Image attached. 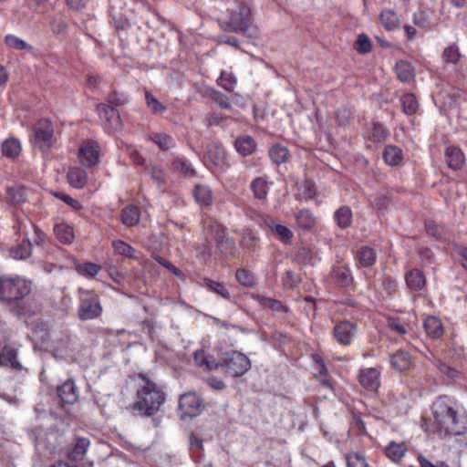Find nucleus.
Here are the masks:
<instances>
[{
    "mask_svg": "<svg viewBox=\"0 0 467 467\" xmlns=\"http://www.w3.org/2000/svg\"><path fill=\"white\" fill-rule=\"evenodd\" d=\"M30 292L31 282L19 275L0 277V301L8 305L15 303L16 308L13 311L16 316L31 317L37 312L36 303L25 306L24 299Z\"/></svg>",
    "mask_w": 467,
    "mask_h": 467,
    "instance_id": "nucleus-1",
    "label": "nucleus"
},
{
    "mask_svg": "<svg viewBox=\"0 0 467 467\" xmlns=\"http://www.w3.org/2000/svg\"><path fill=\"white\" fill-rule=\"evenodd\" d=\"M137 379V389L132 409L140 415L153 416L166 400L163 389L141 373L138 375Z\"/></svg>",
    "mask_w": 467,
    "mask_h": 467,
    "instance_id": "nucleus-2",
    "label": "nucleus"
},
{
    "mask_svg": "<svg viewBox=\"0 0 467 467\" xmlns=\"http://www.w3.org/2000/svg\"><path fill=\"white\" fill-rule=\"evenodd\" d=\"M432 414L441 436H459L467 431V419L457 413L448 397H440L433 402Z\"/></svg>",
    "mask_w": 467,
    "mask_h": 467,
    "instance_id": "nucleus-3",
    "label": "nucleus"
},
{
    "mask_svg": "<svg viewBox=\"0 0 467 467\" xmlns=\"http://www.w3.org/2000/svg\"><path fill=\"white\" fill-rule=\"evenodd\" d=\"M228 1L234 2L236 6L231 9L227 18L219 19L221 28L227 32L241 33L249 38H257L259 30L253 25L249 6L244 3H238L237 0Z\"/></svg>",
    "mask_w": 467,
    "mask_h": 467,
    "instance_id": "nucleus-4",
    "label": "nucleus"
},
{
    "mask_svg": "<svg viewBox=\"0 0 467 467\" xmlns=\"http://www.w3.org/2000/svg\"><path fill=\"white\" fill-rule=\"evenodd\" d=\"M78 317L81 321L93 320L99 317L103 312L100 298L92 290L78 289Z\"/></svg>",
    "mask_w": 467,
    "mask_h": 467,
    "instance_id": "nucleus-5",
    "label": "nucleus"
},
{
    "mask_svg": "<svg viewBox=\"0 0 467 467\" xmlns=\"http://www.w3.org/2000/svg\"><path fill=\"white\" fill-rule=\"evenodd\" d=\"M251 368L249 358L243 353L236 351L227 353L222 363H216L215 368L222 369L232 377L244 375Z\"/></svg>",
    "mask_w": 467,
    "mask_h": 467,
    "instance_id": "nucleus-6",
    "label": "nucleus"
},
{
    "mask_svg": "<svg viewBox=\"0 0 467 467\" xmlns=\"http://www.w3.org/2000/svg\"><path fill=\"white\" fill-rule=\"evenodd\" d=\"M33 141L43 151L51 148L54 143V127L49 120L43 119L37 122Z\"/></svg>",
    "mask_w": 467,
    "mask_h": 467,
    "instance_id": "nucleus-7",
    "label": "nucleus"
},
{
    "mask_svg": "<svg viewBox=\"0 0 467 467\" xmlns=\"http://www.w3.org/2000/svg\"><path fill=\"white\" fill-rule=\"evenodd\" d=\"M207 158L218 172H225L230 168L226 151L218 142L207 145Z\"/></svg>",
    "mask_w": 467,
    "mask_h": 467,
    "instance_id": "nucleus-8",
    "label": "nucleus"
},
{
    "mask_svg": "<svg viewBox=\"0 0 467 467\" xmlns=\"http://www.w3.org/2000/svg\"><path fill=\"white\" fill-rule=\"evenodd\" d=\"M179 408L185 416L195 417L202 409V402L195 393H184L180 396Z\"/></svg>",
    "mask_w": 467,
    "mask_h": 467,
    "instance_id": "nucleus-9",
    "label": "nucleus"
},
{
    "mask_svg": "<svg viewBox=\"0 0 467 467\" xmlns=\"http://www.w3.org/2000/svg\"><path fill=\"white\" fill-rule=\"evenodd\" d=\"M357 333L356 325L349 321H341L336 324L333 335L341 345H349Z\"/></svg>",
    "mask_w": 467,
    "mask_h": 467,
    "instance_id": "nucleus-10",
    "label": "nucleus"
},
{
    "mask_svg": "<svg viewBox=\"0 0 467 467\" xmlns=\"http://www.w3.org/2000/svg\"><path fill=\"white\" fill-rule=\"evenodd\" d=\"M97 110L99 118L104 120L110 129L118 130L121 128L122 125L119 114L114 107L102 103L98 105Z\"/></svg>",
    "mask_w": 467,
    "mask_h": 467,
    "instance_id": "nucleus-11",
    "label": "nucleus"
},
{
    "mask_svg": "<svg viewBox=\"0 0 467 467\" xmlns=\"http://www.w3.org/2000/svg\"><path fill=\"white\" fill-rule=\"evenodd\" d=\"M57 392L59 399L67 404H74L78 400V389L72 379L59 385Z\"/></svg>",
    "mask_w": 467,
    "mask_h": 467,
    "instance_id": "nucleus-12",
    "label": "nucleus"
},
{
    "mask_svg": "<svg viewBox=\"0 0 467 467\" xmlns=\"http://www.w3.org/2000/svg\"><path fill=\"white\" fill-rule=\"evenodd\" d=\"M405 282L410 291H420L426 285V277L421 270L413 268L406 272Z\"/></svg>",
    "mask_w": 467,
    "mask_h": 467,
    "instance_id": "nucleus-13",
    "label": "nucleus"
},
{
    "mask_svg": "<svg viewBox=\"0 0 467 467\" xmlns=\"http://www.w3.org/2000/svg\"><path fill=\"white\" fill-rule=\"evenodd\" d=\"M358 380L368 390H376L379 387V372L372 368H364L359 373Z\"/></svg>",
    "mask_w": 467,
    "mask_h": 467,
    "instance_id": "nucleus-14",
    "label": "nucleus"
},
{
    "mask_svg": "<svg viewBox=\"0 0 467 467\" xmlns=\"http://www.w3.org/2000/svg\"><path fill=\"white\" fill-rule=\"evenodd\" d=\"M0 364L10 367L15 370H21L23 368L22 364L17 359V350L9 345H5L0 351Z\"/></svg>",
    "mask_w": 467,
    "mask_h": 467,
    "instance_id": "nucleus-15",
    "label": "nucleus"
},
{
    "mask_svg": "<svg viewBox=\"0 0 467 467\" xmlns=\"http://www.w3.org/2000/svg\"><path fill=\"white\" fill-rule=\"evenodd\" d=\"M445 159L448 166L454 170H460L465 163V157L459 147L449 146L445 150Z\"/></svg>",
    "mask_w": 467,
    "mask_h": 467,
    "instance_id": "nucleus-16",
    "label": "nucleus"
},
{
    "mask_svg": "<svg viewBox=\"0 0 467 467\" xmlns=\"http://www.w3.org/2000/svg\"><path fill=\"white\" fill-rule=\"evenodd\" d=\"M80 162L85 166H94L99 162V151L97 146L91 143L85 144L78 150Z\"/></svg>",
    "mask_w": 467,
    "mask_h": 467,
    "instance_id": "nucleus-17",
    "label": "nucleus"
},
{
    "mask_svg": "<svg viewBox=\"0 0 467 467\" xmlns=\"http://www.w3.org/2000/svg\"><path fill=\"white\" fill-rule=\"evenodd\" d=\"M33 244L28 237L9 249V256L16 260H26L32 254Z\"/></svg>",
    "mask_w": 467,
    "mask_h": 467,
    "instance_id": "nucleus-18",
    "label": "nucleus"
},
{
    "mask_svg": "<svg viewBox=\"0 0 467 467\" xmlns=\"http://www.w3.org/2000/svg\"><path fill=\"white\" fill-rule=\"evenodd\" d=\"M90 445L88 438H77L72 449L68 451V458L73 461H82Z\"/></svg>",
    "mask_w": 467,
    "mask_h": 467,
    "instance_id": "nucleus-19",
    "label": "nucleus"
},
{
    "mask_svg": "<svg viewBox=\"0 0 467 467\" xmlns=\"http://www.w3.org/2000/svg\"><path fill=\"white\" fill-rule=\"evenodd\" d=\"M390 365L398 371H404L410 368L411 365V357L409 353L399 350L390 356Z\"/></svg>",
    "mask_w": 467,
    "mask_h": 467,
    "instance_id": "nucleus-20",
    "label": "nucleus"
},
{
    "mask_svg": "<svg viewBox=\"0 0 467 467\" xmlns=\"http://www.w3.org/2000/svg\"><path fill=\"white\" fill-rule=\"evenodd\" d=\"M377 259L376 252L368 246L361 247L356 255L358 267H371Z\"/></svg>",
    "mask_w": 467,
    "mask_h": 467,
    "instance_id": "nucleus-21",
    "label": "nucleus"
},
{
    "mask_svg": "<svg viewBox=\"0 0 467 467\" xmlns=\"http://www.w3.org/2000/svg\"><path fill=\"white\" fill-rule=\"evenodd\" d=\"M423 327L431 338H439L443 334L441 321L435 317H427L424 319Z\"/></svg>",
    "mask_w": 467,
    "mask_h": 467,
    "instance_id": "nucleus-22",
    "label": "nucleus"
},
{
    "mask_svg": "<svg viewBox=\"0 0 467 467\" xmlns=\"http://www.w3.org/2000/svg\"><path fill=\"white\" fill-rule=\"evenodd\" d=\"M122 223L127 227H133L140 223V211L136 206L128 205L120 213Z\"/></svg>",
    "mask_w": 467,
    "mask_h": 467,
    "instance_id": "nucleus-23",
    "label": "nucleus"
},
{
    "mask_svg": "<svg viewBox=\"0 0 467 467\" xmlns=\"http://www.w3.org/2000/svg\"><path fill=\"white\" fill-rule=\"evenodd\" d=\"M395 71L398 78L402 82H410L415 76L412 65L403 60L396 63Z\"/></svg>",
    "mask_w": 467,
    "mask_h": 467,
    "instance_id": "nucleus-24",
    "label": "nucleus"
},
{
    "mask_svg": "<svg viewBox=\"0 0 467 467\" xmlns=\"http://www.w3.org/2000/svg\"><path fill=\"white\" fill-rule=\"evenodd\" d=\"M67 180L74 188H83L87 183V172L78 167L71 168L67 172Z\"/></svg>",
    "mask_w": 467,
    "mask_h": 467,
    "instance_id": "nucleus-25",
    "label": "nucleus"
},
{
    "mask_svg": "<svg viewBox=\"0 0 467 467\" xmlns=\"http://www.w3.org/2000/svg\"><path fill=\"white\" fill-rule=\"evenodd\" d=\"M234 146L241 155L248 156L254 152L256 144L252 137L242 136L236 139Z\"/></svg>",
    "mask_w": 467,
    "mask_h": 467,
    "instance_id": "nucleus-26",
    "label": "nucleus"
},
{
    "mask_svg": "<svg viewBox=\"0 0 467 467\" xmlns=\"http://www.w3.org/2000/svg\"><path fill=\"white\" fill-rule=\"evenodd\" d=\"M402 158V150L399 147L394 145L386 146L383 151V159L388 165H398L401 162Z\"/></svg>",
    "mask_w": 467,
    "mask_h": 467,
    "instance_id": "nucleus-27",
    "label": "nucleus"
},
{
    "mask_svg": "<svg viewBox=\"0 0 467 467\" xmlns=\"http://www.w3.org/2000/svg\"><path fill=\"white\" fill-rule=\"evenodd\" d=\"M215 242H216L217 248L223 254H232L235 248V244H234V239L227 236L225 230H222V232H220L216 235Z\"/></svg>",
    "mask_w": 467,
    "mask_h": 467,
    "instance_id": "nucleus-28",
    "label": "nucleus"
},
{
    "mask_svg": "<svg viewBox=\"0 0 467 467\" xmlns=\"http://www.w3.org/2000/svg\"><path fill=\"white\" fill-rule=\"evenodd\" d=\"M250 188L254 193V196L258 200H265L269 192L268 183L263 177H257L253 180Z\"/></svg>",
    "mask_w": 467,
    "mask_h": 467,
    "instance_id": "nucleus-29",
    "label": "nucleus"
},
{
    "mask_svg": "<svg viewBox=\"0 0 467 467\" xmlns=\"http://www.w3.org/2000/svg\"><path fill=\"white\" fill-rule=\"evenodd\" d=\"M54 233L57 240L63 244H71L74 239V233L71 226L67 223H57L54 227Z\"/></svg>",
    "mask_w": 467,
    "mask_h": 467,
    "instance_id": "nucleus-30",
    "label": "nucleus"
},
{
    "mask_svg": "<svg viewBox=\"0 0 467 467\" xmlns=\"http://www.w3.org/2000/svg\"><path fill=\"white\" fill-rule=\"evenodd\" d=\"M70 351V337L68 335L54 341L53 353L56 358L63 359L69 355Z\"/></svg>",
    "mask_w": 467,
    "mask_h": 467,
    "instance_id": "nucleus-31",
    "label": "nucleus"
},
{
    "mask_svg": "<svg viewBox=\"0 0 467 467\" xmlns=\"http://www.w3.org/2000/svg\"><path fill=\"white\" fill-rule=\"evenodd\" d=\"M382 26L387 30H394L399 27L400 19L397 14L391 9H384L379 16Z\"/></svg>",
    "mask_w": 467,
    "mask_h": 467,
    "instance_id": "nucleus-32",
    "label": "nucleus"
},
{
    "mask_svg": "<svg viewBox=\"0 0 467 467\" xmlns=\"http://www.w3.org/2000/svg\"><path fill=\"white\" fill-rule=\"evenodd\" d=\"M149 140L158 145L162 150H167L172 148L175 144L174 140L166 133H152L150 135Z\"/></svg>",
    "mask_w": 467,
    "mask_h": 467,
    "instance_id": "nucleus-33",
    "label": "nucleus"
},
{
    "mask_svg": "<svg viewBox=\"0 0 467 467\" xmlns=\"http://www.w3.org/2000/svg\"><path fill=\"white\" fill-rule=\"evenodd\" d=\"M385 451L388 458H389L392 462H397L405 455L407 448L404 443H396L391 441L386 447Z\"/></svg>",
    "mask_w": 467,
    "mask_h": 467,
    "instance_id": "nucleus-34",
    "label": "nucleus"
},
{
    "mask_svg": "<svg viewBox=\"0 0 467 467\" xmlns=\"http://www.w3.org/2000/svg\"><path fill=\"white\" fill-rule=\"evenodd\" d=\"M400 101L406 115H413L419 108L418 100L412 93L402 95Z\"/></svg>",
    "mask_w": 467,
    "mask_h": 467,
    "instance_id": "nucleus-35",
    "label": "nucleus"
},
{
    "mask_svg": "<svg viewBox=\"0 0 467 467\" xmlns=\"http://www.w3.org/2000/svg\"><path fill=\"white\" fill-rule=\"evenodd\" d=\"M204 284L210 291L217 294L223 298L228 301H232L234 299L231 293L223 284L207 278L204 279Z\"/></svg>",
    "mask_w": 467,
    "mask_h": 467,
    "instance_id": "nucleus-36",
    "label": "nucleus"
},
{
    "mask_svg": "<svg viewBox=\"0 0 467 467\" xmlns=\"http://www.w3.org/2000/svg\"><path fill=\"white\" fill-rule=\"evenodd\" d=\"M194 198L201 205H210L213 201V193L208 186L196 185L194 189Z\"/></svg>",
    "mask_w": 467,
    "mask_h": 467,
    "instance_id": "nucleus-37",
    "label": "nucleus"
},
{
    "mask_svg": "<svg viewBox=\"0 0 467 467\" xmlns=\"http://www.w3.org/2000/svg\"><path fill=\"white\" fill-rule=\"evenodd\" d=\"M2 152L7 158H16L21 152L20 142L16 139L5 140L2 144Z\"/></svg>",
    "mask_w": 467,
    "mask_h": 467,
    "instance_id": "nucleus-38",
    "label": "nucleus"
},
{
    "mask_svg": "<svg viewBox=\"0 0 467 467\" xmlns=\"http://www.w3.org/2000/svg\"><path fill=\"white\" fill-rule=\"evenodd\" d=\"M5 45L12 49L20 51H32L33 47L25 40L15 35L8 34L5 36Z\"/></svg>",
    "mask_w": 467,
    "mask_h": 467,
    "instance_id": "nucleus-39",
    "label": "nucleus"
},
{
    "mask_svg": "<svg viewBox=\"0 0 467 467\" xmlns=\"http://www.w3.org/2000/svg\"><path fill=\"white\" fill-rule=\"evenodd\" d=\"M313 360L315 362V369L317 373V378L321 381V383L327 388H331V383L329 379L327 378V369L325 365L323 358L318 355L313 356Z\"/></svg>",
    "mask_w": 467,
    "mask_h": 467,
    "instance_id": "nucleus-40",
    "label": "nucleus"
},
{
    "mask_svg": "<svg viewBox=\"0 0 467 467\" xmlns=\"http://www.w3.org/2000/svg\"><path fill=\"white\" fill-rule=\"evenodd\" d=\"M335 219L341 228H347L351 223L352 213L348 206H342L335 212Z\"/></svg>",
    "mask_w": 467,
    "mask_h": 467,
    "instance_id": "nucleus-41",
    "label": "nucleus"
},
{
    "mask_svg": "<svg viewBox=\"0 0 467 467\" xmlns=\"http://www.w3.org/2000/svg\"><path fill=\"white\" fill-rule=\"evenodd\" d=\"M173 169L185 176L192 177L195 174V171L192 164L182 157H175L171 163Z\"/></svg>",
    "mask_w": 467,
    "mask_h": 467,
    "instance_id": "nucleus-42",
    "label": "nucleus"
},
{
    "mask_svg": "<svg viewBox=\"0 0 467 467\" xmlns=\"http://www.w3.org/2000/svg\"><path fill=\"white\" fill-rule=\"evenodd\" d=\"M272 229L275 236L283 243L287 244L293 237V232L286 226L272 222V224L268 225Z\"/></svg>",
    "mask_w": 467,
    "mask_h": 467,
    "instance_id": "nucleus-43",
    "label": "nucleus"
},
{
    "mask_svg": "<svg viewBox=\"0 0 467 467\" xmlns=\"http://www.w3.org/2000/svg\"><path fill=\"white\" fill-rule=\"evenodd\" d=\"M295 217L298 226L303 229H310L315 224V218L308 210L298 211Z\"/></svg>",
    "mask_w": 467,
    "mask_h": 467,
    "instance_id": "nucleus-44",
    "label": "nucleus"
},
{
    "mask_svg": "<svg viewBox=\"0 0 467 467\" xmlns=\"http://www.w3.org/2000/svg\"><path fill=\"white\" fill-rule=\"evenodd\" d=\"M236 82L237 80L234 75L225 70L222 71L217 79V84L228 92L234 91Z\"/></svg>",
    "mask_w": 467,
    "mask_h": 467,
    "instance_id": "nucleus-45",
    "label": "nucleus"
},
{
    "mask_svg": "<svg viewBox=\"0 0 467 467\" xmlns=\"http://www.w3.org/2000/svg\"><path fill=\"white\" fill-rule=\"evenodd\" d=\"M269 156L275 163L282 164L285 162L288 158V150L277 144L269 150Z\"/></svg>",
    "mask_w": 467,
    "mask_h": 467,
    "instance_id": "nucleus-46",
    "label": "nucleus"
},
{
    "mask_svg": "<svg viewBox=\"0 0 467 467\" xmlns=\"http://www.w3.org/2000/svg\"><path fill=\"white\" fill-rule=\"evenodd\" d=\"M34 226L33 223L27 217L24 216L23 218L17 217L14 223V230L16 234L24 235L25 237H28L29 233L28 230Z\"/></svg>",
    "mask_w": 467,
    "mask_h": 467,
    "instance_id": "nucleus-47",
    "label": "nucleus"
},
{
    "mask_svg": "<svg viewBox=\"0 0 467 467\" xmlns=\"http://www.w3.org/2000/svg\"><path fill=\"white\" fill-rule=\"evenodd\" d=\"M461 53L458 46L451 45L447 47L442 54V59L445 63L457 65L461 59Z\"/></svg>",
    "mask_w": 467,
    "mask_h": 467,
    "instance_id": "nucleus-48",
    "label": "nucleus"
},
{
    "mask_svg": "<svg viewBox=\"0 0 467 467\" xmlns=\"http://www.w3.org/2000/svg\"><path fill=\"white\" fill-rule=\"evenodd\" d=\"M337 282L342 286H348L352 282L350 270L346 266H337L334 270Z\"/></svg>",
    "mask_w": 467,
    "mask_h": 467,
    "instance_id": "nucleus-49",
    "label": "nucleus"
},
{
    "mask_svg": "<svg viewBox=\"0 0 467 467\" xmlns=\"http://www.w3.org/2000/svg\"><path fill=\"white\" fill-rule=\"evenodd\" d=\"M348 467H369L364 455L358 452H349L345 456Z\"/></svg>",
    "mask_w": 467,
    "mask_h": 467,
    "instance_id": "nucleus-50",
    "label": "nucleus"
},
{
    "mask_svg": "<svg viewBox=\"0 0 467 467\" xmlns=\"http://www.w3.org/2000/svg\"><path fill=\"white\" fill-rule=\"evenodd\" d=\"M100 266L97 264L86 262L77 265V271L79 275L86 277H94L99 274Z\"/></svg>",
    "mask_w": 467,
    "mask_h": 467,
    "instance_id": "nucleus-51",
    "label": "nucleus"
},
{
    "mask_svg": "<svg viewBox=\"0 0 467 467\" xmlns=\"http://www.w3.org/2000/svg\"><path fill=\"white\" fill-rule=\"evenodd\" d=\"M114 252L118 254L132 258L135 254V249L121 240L112 242Z\"/></svg>",
    "mask_w": 467,
    "mask_h": 467,
    "instance_id": "nucleus-52",
    "label": "nucleus"
},
{
    "mask_svg": "<svg viewBox=\"0 0 467 467\" xmlns=\"http://www.w3.org/2000/svg\"><path fill=\"white\" fill-rule=\"evenodd\" d=\"M145 99L148 108L153 114H161L166 111V107L148 91L145 92Z\"/></svg>",
    "mask_w": 467,
    "mask_h": 467,
    "instance_id": "nucleus-53",
    "label": "nucleus"
},
{
    "mask_svg": "<svg viewBox=\"0 0 467 467\" xmlns=\"http://www.w3.org/2000/svg\"><path fill=\"white\" fill-rule=\"evenodd\" d=\"M258 242V237L251 231H247L244 234L241 239V245L247 252L251 253L254 251Z\"/></svg>",
    "mask_w": 467,
    "mask_h": 467,
    "instance_id": "nucleus-54",
    "label": "nucleus"
},
{
    "mask_svg": "<svg viewBox=\"0 0 467 467\" xmlns=\"http://www.w3.org/2000/svg\"><path fill=\"white\" fill-rule=\"evenodd\" d=\"M238 283L244 286H253L255 283L254 275L246 269H238L235 274Z\"/></svg>",
    "mask_w": 467,
    "mask_h": 467,
    "instance_id": "nucleus-55",
    "label": "nucleus"
},
{
    "mask_svg": "<svg viewBox=\"0 0 467 467\" xmlns=\"http://www.w3.org/2000/svg\"><path fill=\"white\" fill-rule=\"evenodd\" d=\"M7 198L13 204H19L26 201V194L22 188L9 187L7 189Z\"/></svg>",
    "mask_w": 467,
    "mask_h": 467,
    "instance_id": "nucleus-56",
    "label": "nucleus"
},
{
    "mask_svg": "<svg viewBox=\"0 0 467 467\" xmlns=\"http://www.w3.org/2000/svg\"><path fill=\"white\" fill-rule=\"evenodd\" d=\"M255 298L261 304V306L272 309L273 311L279 312L282 311L284 308V306L282 305L281 302L272 299L270 297H265L258 295L255 296Z\"/></svg>",
    "mask_w": 467,
    "mask_h": 467,
    "instance_id": "nucleus-57",
    "label": "nucleus"
},
{
    "mask_svg": "<svg viewBox=\"0 0 467 467\" xmlns=\"http://www.w3.org/2000/svg\"><path fill=\"white\" fill-rule=\"evenodd\" d=\"M210 97L220 108L222 109H230L231 103L230 99L221 91H217L215 89H212L210 92Z\"/></svg>",
    "mask_w": 467,
    "mask_h": 467,
    "instance_id": "nucleus-58",
    "label": "nucleus"
},
{
    "mask_svg": "<svg viewBox=\"0 0 467 467\" xmlns=\"http://www.w3.org/2000/svg\"><path fill=\"white\" fill-rule=\"evenodd\" d=\"M194 362L199 367H205L207 370H213L215 368V364L213 361L208 360L204 352L202 350L196 351L194 353Z\"/></svg>",
    "mask_w": 467,
    "mask_h": 467,
    "instance_id": "nucleus-59",
    "label": "nucleus"
},
{
    "mask_svg": "<svg viewBox=\"0 0 467 467\" xmlns=\"http://www.w3.org/2000/svg\"><path fill=\"white\" fill-rule=\"evenodd\" d=\"M355 48L358 53H368L371 50V43L369 38L364 34L359 35L355 43Z\"/></svg>",
    "mask_w": 467,
    "mask_h": 467,
    "instance_id": "nucleus-60",
    "label": "nucleus"
},
{
    "mask_svg": "<svg viewBox=\"0 0 467 467\" xmlns=\"http://www.w3.org/2000/svg\"><path fill=\"white\" fill-rule=\"evenodd\" d=\"M371 136L374 141H383L388 136L389 131L379 123L373 124Z\"/></svg>",
    "mask_w": 467,
    "mask_h": 467,
    "instance_id": "nucleus-61",
    "label": "nucleus"
},
{
    "mask_svg": "<svg viewBox=\"0 0 467 467\" xmlns=\"http://www.w3.org/2000/svg\"><path fill=\"white\" fill-rule=\"evenodd\" d=\"M413 23L419 27L426 28L430 26L429 16L423 11H419L414 14Z\"/></svg>",
    "mask_w": 467,
    "mask_h": 467,
    "instance_id": "nucleus-62",
    "label": "nucleus"
},
{
    "mask_svg": "<svg viewBox=\"0 0 467 467\" xmlns=\"http://www.w3.org/2000/svg\"><path fill=\"white\" fill-rule=\"evenodd\" d=\"M108 101L113 106H121L129 101L128 96L123 93L113 92L109 96Z\"/></svg>",
    "mask_w": 467,
    "mask_h": 467,
    "instance_id": "nucleus-63",
    "label": "nucleus"
},
{
    "mask_svg": "<svg viewBox=\"0 0 467 467\" xmlns=\"http://www.w3.org/2000/svg\"><path fill=\"white\" fill-rule=\"evenodd\" d=\"M32 228L34 229V232H35L34 242H35L36 245L42 247V248L45 247L47 243V235L37 226L34 225Z\"/></svg>",
    "mask_w": 467,
    "mask_h": 467,
    "instance_id": "nucleus-64",
    "label": "nucleus"
}]
</instances>
